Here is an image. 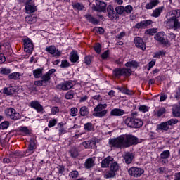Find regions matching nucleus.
I'll use <instances>...</instances> for the list:
<instances>
[{
	"mask_svg": "<svg viewBox=\"0 0 180 180\" xmlns=\"http://www.w3.org/2000/svg\"><path fill=\"white\" fill-rule=\"evenodd\" d=\"M33 75L34 78H40L43 75V69L38 68L33 70Z\"/></svg>",
	"mask_w": 180,
	"mask_h": 180,
	"instance_id": "72a5a7b5",
	"label": "nucleus"
},
{
	"mask_svg": "<svg viewBox=\"0 0 180 180\" xmlns=\"http://www.w3.org/2000/svg\"><path fill=\"white\" fill-rule=\"evenodd\" d=\"M120 91H121V92H122V94H126L127 95H133L134 92L126 89V88H119Z\"/></svg>",
	"mask_w": 180,
	"mask_h": 180,
	"instance_id": "a18cd8bd",
	"label": "nucleus"
},
{
	"mask_svg": "<svg viewBox=\"0 0 180 180\" xmlns=\"http://www.w3.org/2000/svg\"><path fill=\"white\" fill-rule=\"evenodd\" d=\"M170 155V153L169 150H164L161 154H160V158L162 160H166V158H168V157H169Z\"/></svg>",
	"mask_w": 180,
	"mask_h": 180,
	"instance_id": "58836bf2",
	"label": "nucleus"
},
{
	"mask_svg": "<svg viewBox=\"0 0 180 180\" xmlns=\"http://www.w3.org/2000/svg\"><path fill=\"white\" fill-rule=\"evenodd\" d=\"M89 141L90 148H95V146H96V139H93Z\"/></svg>",
	"mask_w": 180,
	"mask_h": 180,
	"instance_id": "e2e57ef3",
	"label": "nucleus"
},
{
	"mask_svg": "<svg viewBox=\"0 0 180 180\" xmlns=\"http://www.w3.org/2000/svg\"><path fill=\"white\" fill-rule=\"evenodd\" d=\"M77 113H78V109L77 108H72L70 111V114L72 117L77 116Z\"/></svg>",
	"mask_w": 180,
	"mask_h": 180,
	"instance_id": "5fc2aeb1",
	"label": "nucleus"
},
{
	"mask_svg": "<svg viewBox=\"0 0 180 180\" xmlns=\"http://www.w3.org/2000/svg\"><path fill=\"white\" fill-rule=\"evenodd\" d=\"M70 154H71L72 157L75 158L76 157H78V150H77V149H75V148H72L70 150Z\"/></svg>",
	"mask_w": 180,
	"mask_h": 180,
	"instance_id": "4d7b16f0",
	"label": "nucleus"
},
{
	"mask_svg": "<svg viewBox=\"0 0 180 180\" xmlns=\"http://www.w3.org/2000/svg\"><path fill=\"white\" fill-rule=\"evenodd\" d=\"M60 112V108L58 107H52L51 108V113L52 115H57Z\"/></svg>",
	"mask_w": 180,
	"mask_h": 180,
	"instance_id": "680f3d73",
	"label": "nucleus"
},
{
	"mask_svg": "<svg viewBox=\"0 0 180 180\" xmlns=\"http://www.w3.org/2000/svg\"><path fill=\"white\" fill-rule=\"evenodd\" d=\"M177 15H169L168 13L167 14V20L165 21V25L167 29H179L180 28V21L176 18Z\"/></svg>",
	"mask_w": 180,
	"mask_h": 180,
	"instance_id": "f257e3e1",
	"label": "nucleus"
},
{
	"mask_svg": "<svg viewBox=\"0 0 180 180\" xmlns=\"http://www.w3.org/2000/svg\"><path fill=\"white\" fill-rule=\"evenodd\" d=\"M124 11H125L127 13H131V12L133 11V7L130 5H128L125 6Z\"/></svg>",
	"mask_w": 180,
	"mask_h": 180,
	"instance_id": "13d9d810",
	"label": "nucleus"
},
{
	"mask_svg": "<svg viewBox=\"0 0 180 180\" xmlns=\"http://www.w3.org/2000/svg\"><path fill=\"white\" fill-rule=\"evenodd\" d=\"M11 72V69L5 68L0 69V74H1L2 75H9Z\"/></svg>",
	"mask_w": 180,
	"mask_h": 180,
	"instance_id": "ea45409f",
	"label": "nucleus"
},
{
	"mask_svg": "<svg viewBox=\"0 0 180 180\" xmlns=\"http://www.w3.org/2000/svg\"><path fill=\"white\" fill-rule=\"evenodd\" d=\"M164 36H165V32H160L155 35V39L157 40V41H159L160 43H161V44H163V46H165L166 47H169V46H171V44L169 43V41H168V39H165L164 38Z\"/></svg>",
	"mask_w": 180,
	"mask_h": 180,
	"instance_id": "1a4fd4ad",
	"label": "nucleus"
},
{
	"mask_svg": "<svg viewBox=\"0 0 180 180\" xmlns=\"http://www.w3.org/2000/svg\"><path fill=\"white\" fill-rule=\"evenodd\" d=\"M34 148H36V140H34V139H31L30 141L28 150H27L25 155H29L30 154H33V151H34Z\"/></svg>",
	"mask_w": 180,
	"mask_h": 180,
	"instance_id": "a211bd4d",
	"label": "nucleus"
},
{
	"mask_svg": "<svg viewBox=\"0 0 180 180\" xmlns=\"http://www.w3.org/2000/svg\"><path fill=\"white\" fill-rule=\"evenodd\" d=\"M60 67L61 68H67L70 67V62L67 60H62Z\"/></svg>",
	"mask_w": 180,
	"mask_h": 180,
	"instance_id": "09e8293b",
	"label": "nucleus"
},
{
	"mask_svg": "<svg viewBox=\"0 0 180 180\" xmlns=\"http://www.w3.org/2000/svg\"><path fill=\"white\" fill-rule=\"evenodd\" d=\"M125 67L127 68V69L131 70V68H139V67H140V63L136 60H131L127 62L125 64Z\"/></svg>",
	"mask_w": 180,
	"mask_h": 180,
	"instance_id": "412c9836",
	"label": "nucleus"
},
{
	"mask_svg": "<svg viewBox=\"0 0 180 180\" xmlns=\"http://www.w3.org/2000/svg\"><path fill=\"white\" fill-rule=\"evenodd\" d=\"M20 77V74L19 72H13L8 75V78L10 79H18Z\"/></svg>",
	"mask_w": 180,
	"mask_h": 180,
	"instance_id": "a19ab883",
	"label": "nucleus"
},
{
	"mask_svg": "<svg viewBox=\"0 0 180 180\" xmlns=\"http://www.w3.org/2000/svg\"><path fill=\"white\" fill-rule=\"evenodd\" d=\"M19 130L22 136H29L30 134V129L27 127H20Z\"/></svg>",
	"mask_w": 180,
	"mask_h": 180,
	"instance_id": "473e14b6",
	"label": "nucleus"
},
{
	"mask_svg": "<svg viewBox=\"0 0 180 180\" xmlns=\"http://www.w3.org/2000/svg\"><path fill=\"white\" fill-rule=\"evenodd\" d=\"M86 19L91 22V23H94V25L98 23V20L95 18H94L92 15H86Z\"/></svg>",
	"mask_w": 180,
	"mask_h": 180,
	"instance_id": "37998d69",
	"label": "nucleus"
},
{
	"mask_svg": "<svg viewBox=\"0 0 180 180\" xmlns=\"http://www.w3.org/2000/svg\"><path fill=\"white\" fill-rule=\"evenodd\" d=\"M153 22L150 20H143L141 22H139L136 25V29H141V27H146L147 26H150Z\"/></svg>",
	"mask_w": 180,
	"mask_h": 180,
	"instance_id": "b1692460",
	"label": "nucleus"
},
{
	"mask_svg": "<svg viewBox=\"0 0 180 180\" xmlns=\"http://www.w3.org/2000/svg\"><path fill=\"white\" fill-rule=\"evenodd\" d=\"M101 44H96L95 46H94V50L96 51V53H97L98 54H100L101 53Z\"/></svg>",
	"mask_w": 180,
	"mask_h": 180,
	"instance_id": "bf43d9fd",
	"label": "nucleus"
},
{
	"mask_svg": "<svg viewBox=\"0 0 180 180\" xmlns=\"http://www.w3.org/2000/svg\"><path fill=\"white\" fill-rule=\"evenodd\" d=\"M128 174L134 178H140L144 174V169L140 167H132L128 169Z\"/></svg>",
	"mask_w": 180,
	"mask_h": 180,
	"instance_id": "0eeeda50",
	"label": "nucleus"
},
{
	"mask_svg": "<svg viewBox=\"0 0 180 180\" xmlns=\"http://www.w3.org/2000/svg\"><path fill=\"white\" fill-rule=\"evenodd\" d=\"M107 12L108 14V18L111 20H113V19H115V17L116 16V12H115V8H113V6L108 5V6L107 7Z\"/></svg>",
	"mask_w": 180,
	"mask_h": 180,
	"instance_id": "aec40b11",
	"label": "nucleus"
},
{
	"mask_svg": "<svg viewBox=\"0 0 180 180\" xmlns=\"http://www.w3.org/2000/svg\"><path fill=\"white\" fill-rule=\"evenodd\" d=\"M168 15H179V16L180 17V10H173V11H170L168 12Z\"/></svg>",
	"mask_w": 180,
	"mask_h": 180,
	"instance_id": "6e6d98bb",
	"label": "nucleus"
},
{
	"mask_svg": "<svg viewBox=\"0 0 180 180\" xmlns=\"http://www.w3.org/2000/svg\"><path fill=\"white\" fill-rule=\"evenodd\" d=\"M81 116H86L88 115V108L86 106H83L80 108Z\"/></svg>",
	"mask_w": 180,
	"mask_h": 180,
	"instance_id": "49530a36",
	"label": "nucleus"
},
{
	"mask_svg": "<svg viewBox=\"0 0 180 180\" xmlns=\"http://www.w3.org/2000/svg\"><path fill=\"white\" fill-rule=\"evenodd\" d=\"M174 98H176V99H180V88H179V89L176 91Z\"/></svg>",
	"mask_w": 180,
	"mask_h": 180,
	"instance_id": "774afa93",
	"label": "nucleus"
},
{
	"mask_svg": "<svg viewBox=\"0 0 180 180\" xmlns=\"http://www.w3.org/2000/svg\"><path fill=\"white\" fill-rule=\"evenodd\" d=\"M113 75H115L116 78H120L122 75H124V77H130V75H131V70L126 68L122 69L117 68L113 71Z\"/></svg>",
	"mask_w": 180,
	"mask_h": 180,
	"instance_id": "423d86ee",
	"label": "nucleus"
},
{
	"mask_svg": "<svg viewBox=\"0 0 180 180\" xmlns=\"http://www.w3.org/2000/svg\"><path fill=\"white\" fill-rule=\"evenodd\" d=\"M24 51L27 54H32L33 51V42L29 38L24 39Z\"/></svg>",
	"mask_w": 180,
	"mask_h": 180,
	"instance_id": "4468645a",
	"label": "nucleus"
},
{
	"mask_svg": "<svg viewBox=\"0 0 180 180\" xmlns=\"http://www.w3.org/2000/svg\"><path fill=\"white\" fill-rule=\"evenodd\" d=\"M172 113L175 117H179L180 116V105H174L172 108Z\"/></svg>",
	"mask_w": 180,
	"mask_h": 180,
	"instance_id": "c85d7f7f",
	"label": "nucleus"
},
{
	"mask_svg": "<svg viewBox=\"0 0 180 180\" xmlns=\"http://www.w3.org/2000/svg\"><path fill=\"white\" fill-rule=\"evenodd\" d=\"M109 146L115 148H126L124 143V135H121L117 138L109 139Z\"/></svg>",
	"mask_w": 180,
	"mask_h": 180,
	"instance_id": "7ed1b4c3",
	"label": "nucleus"
},
{
	"mask_svg": "<svg viewBox=\"0 0 180 180\" xmlns=\"http://www.w3.org/2000/svg\"><path fill=\"white\" fill-rule=\"evenodd\" d=\"M92 60V58L91 56H86L84 58V62L86 64H87V65H89V64H91V61Z\"/></svg>",
	"mask_w": 180,
	"mask_h": 180,
	"instance_id": "0e129e2a",
	"label": "nucleus"
},
{
	"mask_svg": "<svg viewBox=\"0 0 180 180\" xmlns=\"http://www.w3.org/2000/svg\"><path fill=\"white\" fill-rule=\"evenodd\" d=\"M110 169V172L105 175V178L106 179L114 178V176L116 175V172L119 171V165H117L116 162L111 163Z\"/></svg>",
	"mask_w": 180,
	"mask_h": 180,
	"instance_id": "9b49d317",
	"label": "nucleus"
},
{
	"mask_svg": "<svg viewBox=\"0 0 180 180\" xmlns=\"http://www.w3.org/2000/svg\"><path fill=\"white\" fill-rule=\"evenodd\" d=\"M108 108L107 104H98L96 107L94 108L93 116L95 117H105L108 114Z\"/></svg>",
	"mask_w": 180,
	"mask_h": 180,
	"instance_id": "39448f33",
	"label": "nucleus"
},
{
	"mask_svg": "<svg viewBox=\"0 0 180 180\" xmlns=\"http://www.w3.org/2000/svg\"><path fill=\"white\" fill-rule=\"evenodd\" d=\"M110 115L112 116H123L124 115V110L120 108H114L111 110Z\"/></svg>",
	"mask_w": 180,
	"mask_h": 180,
	"instance_id": "393cba45",
	"label": "nucleus"
},
{
	"mask_svg": "<svg viewBox=\"0 0 180 180\" xmlns=\"http://www.w3.org/2000/svg\"><path fill=\"white\" fill-rule=\"evenodd\" d=\"M94 32H95V33H98V34H103L105 30L101 27H96L94 29Z\"/></svg>",
	"mask_w": 180,
	"mask_h": 180,
	"instance_id": "de8ad7c7",
	"label": "nucleus"
},
{
	"mask_svg": "<svg viewBox=\"0 0 180 180\" xmlns=\"http://www.w3.org/2000/svg\"><path fill=\"white\" fill-rule=\"evenodd\" d=\"M162 56H165V51H159L155 53L153 57L155 58H158V57H161Z\"/></svg>",
	"mask_w": 180,
	"mask_h": 180,
	"instance_id": "603ef678",
	"label": "nucleus"
},
{
	"mask_svg": "<svg viewBox=\"0 0 180 180\" xmlns=\"http://www.w3.org/2000/svg\"><path fill=\"white\" fill-rule=\"evenodd\" d=\"M72 6L74 9H78L79 11H82L84 9V5L79 3H73Z\"/></svg>",
	"mask_w": 180,
	"mask_h": 180,
	"instance_id": "79ce46f5",
	"label": "nucleus"
},
{
	"mask_svg": "<svg viewBox=\"0 0 180 180\" xmlns=\"http://www.w3.org/2000/svg\"><path fill=\"white\" fill-rule=\"evenodd\" d=\"M133 158H134V156L133 155V154L130 153H127L124 155V159L126 164H131V161H133Z\"/></svg>",
	"mask_w": 180,
	"mask_h": 180,
	"instance_id": "cd10ccee",
	"label": "nucleus"
},
{
	"mask_svg": "<svg viewBox=\"0 0 180 180\" xmlns=\"http://www.w3.org/2000/svg\"><path fill=\"white\" fill-rule=\"evenodd\" d=\"M124 141L125 144V148L130 147L133 144H137L139 143V139L133 135H124Z\"/></svg>",
	"mask_w": 180,
	"mask_h": 180,
	"instance_id": "6e6552de",
	"label": "nucleus"
},
{
	"mask_svg": "<svg viewBox=\"0 0 180 180\" xmlns=\"http://www.w3.org/2000/svg\"><path fill=\"white\" fill-rule=\"evenodd\" d=\"M107 4L103 1L96 0V6L93 7L96 12H106Z\"/></svg>",
	"mask_w": 180,
	"mask_h": 180,
	"instance_id": "ddd939ff",
	"label": "nucleus"
},
{
	"mask_svg": "<svg viewBox=\"0 0 180 180\" xmlns=\"http://www.w3.org/2000/svg\"><path fill=\"white\" fill-rule=\"evenodd\" d=\"M74 86V84L72 82H64L63 83H60L56 86L57 89H60V91H68L71 89Z\"/></svg>",
	"mask_w": 180,
	"mask_h": 180,
	"instance_id": "2eb2a0df",
	"label": "nucleus"
},
{
	"mask_svg": "<svg viewBox=\"0 0 180 180\" xmlns=\"http://www.w3.org/2000/svg\"><path fill=\"white\" fill-rule=\"evenodd\" d=\"M158 32V30L157 28H151L149 30H147L146 31V34H149L150 36H153V34H155Z\"/></svg>",
	"mask_w": 180,
	"mask_h": 180,
	"instance_id": "e433bc0d",
	"label": "nucleus"
},
{
	"mask_svg": "<svg viewBox=\"0 0 180 180\" xmlns=\"http://www.w3.org/2000/svg\"><path fill=\"white\" fill-rule=\"evenodd\" d=\"M178 123L177 119H170L167 122H161L158 124L156 127V130L158 131H168L169 130V126H174V124H176Z\"/></svg>",
	"mask_w": 180,
	"mask_h": 180,
	"instance_id": "20e7f679",
	"label": "nucleus"
},
{
	"mask_svg": "<svg viewBox=\"0 0 180 180\" xmlns=\"http://www.w3.org/2000/svg\"><path fill=\"white\" fill-rule=\"evenodd\" d=\"M155 65V60H153L152 61L149 62L148 63V70H150Z\"/></svg>",
	"mask_w": 180,
	"mask_h": 180,
	"instance_id": "69168bd1",
	"label": "nucleus"
},
{
	"mask_svg": "<svg viewBox=\"0 0 180 180\" xmlns=\"http://www.w3.org/2000/svg\"><path fill=\"white\" fill-rule=\"evenodd\" d=\"M9 127V122L8 121H4L0 124V129L1 130H5Z\"/></svg>",
	"mask_w": 180,
	"mask_h": 180,
	"instance_id": "c03bdc74",
	"label": "nucleus"
},
{
	"mask_svg": "<svg viewBox=\"0 0 180 180\" xmlns=\"http://www.w3.org/2000/svg\"><path fill=\"white\" fill-rule=\"evenodd\" d=\"M78 59H79L78 53L75 51H72L70 53V58L71 63H77L78 61Z\"/></svg>",
	"mask_w": 180,
	"mask_h": 180,
	"instance_id": "7c9ffc66",
	"label": "nucleus"
},
{
	"mask_svg": "<svg viewBox=\"0 0 180 180\" xmlns=\"http://www.w3.org/2000/svg\"><path fill=\"white\" fill-rule=\"evenodd\" d=\"M25 12L26 13H28L30 15V13H34V12L37 11V6L32 4V3H28L25 4Z\"/></svg>",
	"mask_w": 180,
	"mask_h": 180,
	"instance_id": "f3484780",
	"label": "nucleus"
},
{
	"mask_svg": "<svg viewBox=\"0 0 180 180\" xmlns=\"http://www.w3.org/2000/svg\"><path fill=\"white\" fill-rule=\"evenodd\" d=\"M84 165L86 168H92L95 165V160L90 158L86 160Z\"/></svg>",
	"mask_w": 180,
	"mask_h": 180,
	"instance_id": "f704fd0d",
	"label": "nucleus"
},
{
	"mask_svg": "<svg viewBox=\"0 0 180 180\" xmlns=\"http://www.w3.org/2000/svg\"><path fill=\"white\" fill-rule=\"evenodd\" d=\"M112 162H113V158L111 156H108L102 160L101 167H102V168H108V167H109L110 164L112 165Z\"/></svg>",
	"mask_w": 180,
	"mask_h": 180,
	"instance_id": "6ab92c4d",
	"label": "nucleus"
},
{
	"mask_svg": "<svg viewBox=\"0 0 180 180\" xmlns=\"http://www.w3.org/2000/svg\"><path fill=\"white\" fill-rule=\"evenodd\" d=\"M5 115L7 117H10L13 120H18L20 118V114L16 112L15 109L13 108H7L5 110Z\"/></svg>",
	"mask_w": 180,
	"mask_h": 180,
	"instance_id": "9d476101",
	"label": "nucleus"
},
{
	"mask_svg": "<svg viewBox=\"0 0 180 180\" xmlns=\"http://www.w3.org/2000/svg\"><path fill=\"white\" fill-rule=\"evenodd\" d=\"M25 22H27V23H30V25H32V23H35V22H37V17L28 15L25 17Z\"/></svg>",
	"mask_w": 180,
	"mask_h": 180,
	"instance_id": "2f4dec72",
	"label": "nucleus"
},
{
	"mask_svg": "<svg viewBox=\"0 0 180 180\" xmlns=\"http://www.w3.org/2000/svg\"><path fill=\"white\" fill-rule=\"evenodd\" d=\"M15 92V88L13 87H5L4 89H3V93L5 94V95H13Z\"/></svg>",
	"mask_w": 180,
	"mask_h": 180,
	"instance_id": "c756f323",
	"label": "nucleus"
},
{
	"mask_svg": "<svg viewBox=\"0 0 180 180\" xmlns=\"http://www.w3.org/2000/svg\"><path fill=\"white\" fill-rule=\"evenodd\" d=\"M134 43L136 47H137L138 49H141V50L144 51L146 50V49H147V46H146V44H144L143 39H141V37H135Z\"/></svg>",
	"mask_w": 180,
	"mask_h": 180,
	"instance_id": "dca6fc26",
	"label": "nucleus"
},
{
	"mask_svg": "<svg viewBox=\"0 0 180 180\" xmlns=\"http://www.w3.org/2000/svg\"><path fill=\"white\" fill-rule=\"evenodd\" d=\"M79 175V173L78 172V171L74 170L70 173L69 176L75 179V178H78Z\"/></svg>",
	"mask_w": 180,
	"mask_h": 180,
	"instance_id": "8fccbe9b",
	"label": "nucleus"
},
{
	"mask_svg": "<svg viewBox=\"0 0 180 180\" xmlns=\"http://www.w3.org/2000/svg\"><path fill=\"white\" fill-rule=\"evenodd\" d=\"M115 11L118 15H122V13L124 12V7L122 6H117L116 7Z\"/></svg>",
	"mask_w": 180,
	"mask_h": 180,
	"instance_id": "3c124183",
	"label": "nucleus"
},
{
	"mask_svg": "<svg viewBox=\"0 0 180 180\" xmlns=\"http://www.w3.org/2000/svg\"><path fill=\"white\" fill-rule=\"evenodd\" d=\"M84 127L86 131H91V130L94 129V125H92L91 122L84 124Z\"/></svg>",
	"mask_w": 180,
	"mask_h": 180,
	"instance_id": "4c0bfd02",
	"label": "nucleus"
},
{
	"mask_svg": "<svg viewBox=\"0 0 180 180\" xmlns=\"http://www.w3.org/2000/svg\"><path fill=\"white\" fill-rule=\"evenodd\" d=\"M126 126L131 129H139L143 126V120L136 117H129L124 120Z\"/></svg>",
	"mask_w": 180,
	"mask_h": 180,
	"instance_id": "f03ea898",
	"label": "nucleus"
},
{
	"mask_svg": "<svg viewBox=\"0 0 180 180\" xmlns=\"http://www.w3.org/2000/svg\"><path fill=\"white\" fill-rule=\"evenodd\" d=\"M138 109L139 112H142V113H146V112H148V110H150V107L143 105H139Z\"/></svg>",
	"mask_w": 180,
	"mask_h": 180,
	"instance_id": "c9c22d12",
	"label": "nucleus"
},
{
	"mask_svg": "<svg viewBox=\"0 0 180 180\" xmlns=\"http://www.w3.org/2000/svg\"><path fill=\"white\" fill-rule=\"evenodd\" d=\"M163 11H164V6H160L159 8H157L156 9L153 10L151 16H153V18H160Z\"/></svg>",
	"mask_w": 180,
	"mask_h": 180,
	"instance_id": "a878e982",
	"label": "nucleus"
},
{
	"mask_svg": "<svg viewBox=\"0 0 180 180\" xmlns=\"http://www.w3.org/2000/svg\"><path fill=\"white\" fill-rule=\"evenodd\" d=\"M164 113H165V108H162L158 111L157 115H158V117H161V116H162V115H164Z\"/></svg>",
	"mask_w": 180,
	"mask_h": 180,
	"instance_id": "052dcab7",
	"label": "nucleus"
},
{
	"mask_svg": "<svg viewBox=\"0 0 180 180\" xmlns=\"http://www.w3.org/2000/svg\"><path fill=\"white\" fill-rule=\"evenodd\" d=\"M57 124V119H53L49 122V127H54Z\"/></svg>",
	"mask_w": 180,
	"mask_h": 180,
	"instance_id": "864d4df0",
	"label": "nucleus"
},
{
	"mask_svg": "<svg viewBox=\"0 0 180 180\" xmlns=\"http://www.w3.org/2000/svg\"><path fill=\"white\" fill-rule=\"evenodd\" d=\"M45 51H46V53H49V54L53 56V57H60L61 56V51L57 49L54 45L46 46Z\"/></svg>",
	"mask_w": 180,
	"mask_h": 180,
	"instance_id": "f8f14e48",
	"label": "nucleus"
},
{
	"mask_svg": "<svg viewBox=\"0 0 180 180\" xmlns=\"http://www.w3.org/2000/svg\"><path fill=\"white\" fill-rule=\"evenodd\" d=\"M31 108H33L34 109H36L37 112H43V106L39 103L37 101H32L30 103Z\"/></svg>",
	"mask_w": 180,
	"mask_h": 180,
	"instance_id": "bb28decb",
	"label": "nucleus"
},
{
	"mask_svg": "<svg viewBox=\"0 0 180 180\" xmlns=\"http://www.w3.org/2000/svg\"><path fill=\"white\" fill-rule=\"evenodd\" d=\"M66 99H72L74 98V94H72V92L69 91L65 95Z\"/></svg>",
	"mask_w": 180,
	"mask_h": 180,
	"instance_id": "338daca9",
	"label": "nucleus"
},
{
	"mask_svg": "<svg viewBox=\"0 0 180 180\" xmlns=\"http://www.w3.org/2000/svg\"><path fill=\"white\" fill-rule=\"evenodd\" d=\"M56 72V69L49 70L45 75L42 76V81L47 82V81H50V77H51L52 74Z\"/></svg>",
	"mask_w": 180,
	"mask_h": 180,
	"instance_id": "5701e85b",
	"label": "nucleus"
},
{
	"mask_svg": "<svg viewBox=\"0 0 180 180\" xmlns=\"http://www.w3.org/2000/svg\"><path fill=\"white\" fill-rule=\"evenodd\" d=\"M150 2L147 3L145 6L146 9H153V8H155L159 4V0H149Z\"/></svg>",
	"mask_w": 180,
	"mask_h": 180,
	"instance_id": "4be33fe9",
	"label": "nucleus"
}]
</instances>
